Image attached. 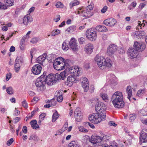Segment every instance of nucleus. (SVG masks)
I'll use <instances>...</instances> for the list:
<instances>
[{"label":"nucleus","mask_w":147,"mask_h":147,"mask_svg":"<svg viewBox=\"0 0 147 147\" xmlns=\"http://www.w3.org/2000/svg\"><path fill=\"white\" fill-rule=\"evenodd\" d=\"M11 74L10 73H9L7 74L6 75V80L7 81H8V80H9V79H10L11 78Z\"/></svg>","instance_id":"052dcab7"},{"label":"nucleus","mask_w":147,"mask_h":147,"mask_svg":"<svg viewBox=\"0 0 147 147\" xmlns=\"http://www.w3.org/2000/svg\"><path fill=\"white\" fill-rule=\"evenodd\" d=\"M6 92L9 94H12L13 93V90L11 87H9L7 88Z\"/></svg>","instance_id":"ea45409f"},{"label":"nucleus","mask_w":147,"mask_h":147,"mask_svg":"<svg viewBox=\"0 0 147 147\" xmlns=\"http://www.w3.org/2000/svg\"><path fill=\"white\" fill-rule=\"evenodd\" d=\"M78 41L80 44H82L84 43L85 42V39L84 38L81 37L78 39Z\"/></svg>","instance_id":"6e6d98bb"},{"label":"nucleus","mask_w":147,"mask_h":147,"mask_svg":"<svg viewBox=\"0 0 147 147\" xmlns=\"http://www.w3.org/2000/svg\"><path fill=\"white\" fill-rule=\"evenodd\" d=\"M59 117V115L57 111L54 113L52 116V121L53 122H55L57 118Z\"/></svg>","instance_id":"f704fd0d"},{"label":"nucleus","mask_w":147,"mask_h":147,"mask_svg":"<svg viewBox=\"0 0 147 147\" xmlns=\"http://www.w3.org/2000/svg\"><path fill=\"white\" fill-rule=\"evenodd\" d=\"M79 129L80 131L83 132H86L88 131L87 129L82 126L79 127Z\"/></svg>","instance_id":"603ef678"},{"label":"nucleus","mask_w":147,"mask_h":147,"mask_svg":"<svg viewBox=\"0 0 147 147\" xmlns=\"http://www.w3.org/2000/svg\"><path fill=\"white\" fill-rule=\"evenodd\" d=\"M69 42V45L73 51H78V47L77 45L76 40L75 38H71Z\"/></svg>","instance_id":"6ab92c4d"},{"label":"nucleus","mask_w":147,"mask_h":147,"mask_svg":"<svg viewBox=\"0 0 147 147\" xmlns=\"http://www.w3.org/2000/svg\"><path fill=\"white\" fill-rule=\"evenodd\" d=\"M68 60L65 61L63 58L60 57L55 60L53 66L54 68L57 70H61L64 69L65 66L68 67Z\"/></svg>","instance_id":"7ed1b4c3"},{"label":"nucleus","mask_w":147,"mask_h":147,"mask_svg":"<svg viewBox=\"0 0 147 147\" xmlns=\"http://www.w3.org/2000/svg\"><path fill=\"white\" fill-rule=\"evenodd\" d=\"M69 147H80L78 142L75 141H72L69 144Z\"/></svg>","instance_id":"2f4dec72"},{"label":"nucleus","mask_w":147,"mask_h":147,"mask_svg":"<svg viewBox=\"0 0 147 147\" xmlns=\"http://www.w3.org/2000/svg\"><path fill=\"white\" fill-rule=\"evenodd\" d=\"M63 99V98L62 95H57V100L59 102H61L62 101Z\"/></svg>","instance_id":"5fc2aeb1"},{"label":"nucleus","mask_w":147,"mask_h":147,"mask_svg":"<svg viewBox=\"0 0 147 147\" xmlns=\"http://www.w3.org/2000/svg\"><path fill=\"white\" fill-rule=\"evenodd\" d=\"M82 85L83 88L84 92H87L89 90V84L87 79L86 78H83L82 79Z\"/></svg>","instance_id":"aec40b11"},{"label":"nucleus","mask_w":147,"mask_h":147,"mask_svg":"<svg viewBox=\"0 0 147 147\" xmlns=\"http://www.w3.org/2000/svg\"><path fill=\"white\" fill-rule=\"evenodd\" d=\"M77 13L80 14L82 16L86 18H89L93 14V12L89 11H88L87 10L82 11V10L81 8H80V10L78 11Z\"/></svg>","instance_id":"4468645a"},{"label":"nucleus","mask_w":147,"mask_h":147,"mask_svg":"<svg viewBox=\"0 0 147 147\" xmlns=\"http://www.w3.org/2000/svg\"><path fill=\"white\" fill-rule=\"evenodd\" d=\"M7 8V7L5 5H4L3 3H2L0 2V9H5Z\"/></svg>","instance_id":"3c124183"},{"label":"nucleus","mask_w":147,"mask_h":147,"mask_svg":"<svg viewBox=\"0 0 147 147\" xmlns=\"http://www.w3.org/2000/svg\"><path fill=\"white\" fill-rule=\"evenodd\" d=\"M30 124L32 128L34 129H37L39 127L38 125L37 124V121L36 120H33L30 122Z\"/></svg>","instance_id":"cd10ccee"},{"label":"nucleus","mask_w":147,"mask_h":147,"mask_svg":"<svg viewBox=\"0 0 147 147\" xmlns=\"http://www.w3.org/2000/svg\"><path fill=\"white\" fill-rule=\"evenodd\" d=\"M74 114L77 115L82 114L81 110L80 108H78L76 109L74 111Z\"/></svg>","instance_id":"a18cd8bd"},{"label":"nucleus","mask_w":147,"mask_h":147,"mask_svg":"<svg viewBox=\"0 0 147 147\" xmlns=\"http://www.w3.org/2000/svg\"><path fill=\"white\" fill-rule=\"evenodd\" d=\"M29 140H33L35 142H37L40 139L37 136L32 134L30 136Z\"/></svg>","instance_id":"c756f323"},{"label":"nucleus","mask_w":147,"mask_h":147,"mask_svg":"<svg viewBox=\"0 0 147 147\" xmlns=\"http://www.w3.org/2000/svg\"><path fill=\"white\" fill-rule=\"evenodd\" d=\"M94 7V6L92 4H90V5L87 6L86 7V10L91 11L93 9Z\"/></svg>","instance_id":"c03bdc74"},{"label":"nucleus","mask_w":147,"mask_h":147,"mask_svg":"<svg viewBox=\"0 0 147 147\" xmlns=\"http://www.w3.org/2000/svg\"><path fill=\"white\" fill-rule=\"evenodd\" d=\"M38 40V39L37 38H32L31 41L30 42L33 44H35L37 43Z\"/></svg>","instance_id":"8fccbe9b"},{"label":"nucleus","mask_w":147,"mask_h":147,"mask_svg":"<svg viewBox=\"0 0 147 147\" xmlns=\"http://www.w3.org/2000/svg\"><path fill=\"white\" fill-rule=\"evenodd\" d=\"M109 147H118L117 143L115 142H113L111 143Z\"/></svg>","instance_id":"69168bd1"},{"label":"nucleus","mask_w":147,"mask_h":147,"mask_svg":"<svg viewBox=\"0 0 147 147\" xmlns=\"http://www.w3.org/2000/svg\"><path fill=\"white\" fill-rule=\"evenodd\" d=\"M95 60L97 62L98 66L101 69H103L107 67H111L113 62L110 59L107 58L105 59L103 57L98 55H96L95 58Z\"/></svg>","instance_id":"f03ea898"},{"label":"nucleus","mask_w":147,"mask_h":147,"mask_svg":"<svg viewBox=\"0 0 147 147\" xmlns=\"http://www.w3.org/2000/svg\"><path fill=\"white\" fill-rule=\"evenodd\" d=\"M45 77L46 78V83L49 86L53 85L58 80V78H56L55 76L52 74H49L47 76L46 74Z\"/></svg>","instance_id":"6e6552de"},{"label":"nucleus","mask_w":147,"mask_h":147,"mask_svg":"<svg viewBox=\"0 0 147 147\" xmlns=\"http://www.w3.org/2000/svg\"><path fill=\"white\" fill-rule=\"evenodd\" d=\"M15 110L14 111L13 115L15 116H17L20 114V111L18 110H17L16 108H15Z\"/></svg>","instance_id":"e2e57ef3"},{"label":"nucleus","mask_w":147,"mask_h":147,"mask_svg":"<svg viewBox=\"0 0 147 147\" xmlns=\"http://www.w3.org/2000/svg\"><path fill=\"white\" fill-rule=\"evenodd\" d=\"M23 60V58L20 56H18L16 59L14 64V69L16 73H18L20 71Z\"/></svg>","instance_id":"f8f14e48"},{"label":"nucleus","mask_w":147,"mask_h":147,"mask_svg":"<svg viewBox=\"0 0 147 147\" xmlns=\"http://www.w3.org/2000/svg\"><path fill=\"white\" fill-rule=\"evenodd\" d=\"M140 144L147 142V129H144L142 130L140 134Z\"/></svg>","instance_id":"ddd939ff"},{"label":"nucleus","mask_w":147,"mask_h":147,"mask_svg":"<svg viewBox=\"0 0 147 147\" xmlns=\"http://www.w3.org/2000/svg\"><path fill=\"white\" fill-rule=\"evenodd\" d=\"M49 102H51V107H53L55 106L57 103V102L53 100H51L50 101H49Z\"/></svg>","instance_id":"13d9d810"},{"label":"nucleus","mask_w":147,"mask_h":147,"mask_svg":"<svg viewBox=\"0 0 147 147\" xmlns=\"http://www.w3.org/2000/svg\"><path fill=\"white\" fill-rule=\"evenodd\" d=\"M5 3L8 6H11L13 4V0H6Z\"/></svg>","instance_id":"a19ab883"},{"label":"nucleus","mask_w":147,"mask_h":147,"mask_svg":"<svg viewBox=\"0 0 147 147\" xmlns=\"http://www.w3.org/2000/svg\"><path fill=\"white\" fill-rule=\"evenodd\" d=\"M146 33L143 31H136L135 32V35L138 38H141L142 36H144Z\"/></svg>","instance_id":"a878e982"},{"label":"nucleus","mask_w":147,"mask_h":147,"mask_svg":"<svg viewBox=\"0 0 147 147\" xmlns=\"http://www.w3.org/2000/svg\"><path fill=\"white\" fill-rule=\"evenodd\" d=\"M107 6H105L101 10V12L103 13H105L107 11Z\"/></svg>","instance_id":"bf43d9fd"},{"label":"nucleus","mask_w":147,"mask_h":147,"mask_svg":"<svg viewBox=\"0 0 147 147\" xmlns=\"http://www.w3.org/2000/svg\"><path fill=\"white\" fill-rule=\"evenodd\" d=\"M143 23L142 24H141V22L140 21H138V23H139V26L140 27V29H142V27H144L145 25L144 23V22H146V21L145 20H143L142 21Z\"/></svg>","instance_id":"864d4df0"},{"label":"nucleus","mask_w":147,"mask_h":147,"mask_svg":"<svg viewBox=\"0 0 147 147\" xmlns=\"http://www.w3.org/2000/svg\"><path fill=\"white\" fill-rule=\"evenodd\" d=\"M100 137L101 140V142H102V141H105L106 142L110 138L109 136L104 134L102 135Z\"/></svg>","instance_id":"473e14b6"},{"label":"nucleus","mask_w":147,"mask_h":147,"mask_svg":"<svg viewBox=\"0 0 147 147\" xmlns=\"http://www.w3.org/2000/svg\"><path fill=\"white\" fill-rule=\"evenodd\" d=\"M126 92L127 94V98L130 101V98L132 95L131 88L130 86H128L127 87Z\"/></svg>","instance_id":"bb28decb"},{"label":"nucleus","mask_w":147,"mask_h":147,"mask_svg":"<svg viewBox=\"0 0 147 147\" xmlns=\"http://www.w3.org/2000/svg\"><path fill=\"white\" fill-rule=\"evenodd\" d=\"M106 108L105 104L102 102H97L96 104L95 109L97 112L99 113L101 112L102 114L103 115V113L106 115L105 110Z\"/></svg>","instance_id":"9b49d317"},{"label":"nucleus","mask_w":147,"mask_h":147,"mask_svg":"<svg viewBox=\"0 0 147 147\" xmlns=\"http://www.w3.org/2000/svg\"><path fill=\"white\" fill-rule=\"evenodd\" d=\"M117 49V46L115 44H112L110 45L107 47V54L109 56H112L115 53Z\"/></svg>","instance_id":"9d476101"},{"label":"nucleus","mask_w":147,"mask_h":147,"mask_svg":"<svg viewBox=\"0 0 147 147\" xmlns=\"http://www.w3.org/2000/svg\"><path fill=\"white\" fill-rule=\"evenodd\" d=\"M68 71L69 74H73L74 76H78L82 73L81 68L76 66L70 67L68 69Z\"/></svg>","instance_id":"0eeeda50"},{"label":"nucleus","mask_w":147,"mask_h":147,"mask_svg":"<svg viewBox=\"0 0 147 147\" xmlns=\"http://www.w3.org/2000/svg\"><path fill=\"white\" fill-rule=\"evenodd\" d=\"M76 27L74 26H72L69 27L67 29L68 32H71L76 30Z\"/></svg>","instance_id":"58836bf2"},{"label":"nucleus","mask_w":147,"mask_h":147,"mask_svg":"<svg viewBox=\"0 0 147 147\" xmlns=\"http://www.w3.org/2000/svg\"><path fill=\"white\" fill-rule=\"evenodd\" d=\"M145 6V4L144 3H141L139 5L138 8L140 10L142 9Z\"/></svg>","instance_id":"774afa93"},{"label":"nucleus","mask_w":147,"mask_h":147,"mask_svg":"<svg viewBox=\"0 0 147 147\" xmlns=\"http://www.w3.org/2000/svg\"><path fill=\"white\" fill-rule=\"evenodd\" d=\"M93 48V46L92 44L88 43L86 45L85 50L87 54H90L92 52Z\"/></svg>","instance_id":"4be33fe9"},{"label":"nucleus","mask_w":147,"mask_h":147,"mask_svg":"<svg viewBox=\"0 0 147 147\" xmlns=\"http://www.w3.org/2000/svg\"><path fill=\"white\" fill-rule=\"evenodd\" d=\"M69 41L67 40H65L63 43L62 48L64 50L66 51L69 49Z\"/></svg>","instance_id":"c85d7f7f"},{"label":"nucleus","mask_w":147,"mask_h":147,"mask_svg":"<svg viewBox=\"0 0 147 147\" xmlns=\"http://www.w3.org/2000/svg\"><path fill=\"white\" fill-rule=\"evenodd\" d=\"M87 38L91 41H95L96 38L97 32L94 28L88 29L86 32Z\"/></svg>","instance_id":"423d86ee"},{"label":"nucleus","mask_w":147,"mask_h":147,"mask_svg":"<svg viewBox=\"0 0 147 147\" xmlns=\"http://www.w3.org/2000/svg\"><path fill=\"white\" fill-rule=\"evenodd\" d=\"M13 142V138H11L7 142V144L8 146H10Z\"/></svg>","instance_id":"680f3d73"},{"label":"nucleus","mask_w":147,"mask_h":147,"mask_svg":"<svg viewBox=\"0 0 147 147\" xmlns=\"http://www.w3.org/2000/svg\"><path fill=\"white\" fill-rule=\"evenodd\" d=\"M129 117L131 122L134 121L136 117V116L134 114H132L129 115Z\"/></svg>","instance_id":"de8ad7c7"},{"label":"nucleus","mask_w":147,"mask_h":147,"mask_svg":"<svg viewBox=\"0 0 147 147\" xmlns=\"http://www.w3.org/2000/svg\"><path fill=\"white\" fill-rule=\"evenodd\" d=\"M101 96L103 100L105 102H107L109 100V97L107 94H101Z\"/></svg>","instance_id":"4c0bfd02"},{"label":"nucleus","mask_w":147,"mask_h":147,"mask_svg":"<svg viewBox=\"0 0 147 147\" xmlns=\"http://www.w3.org/2000/svg\"><path fill=\"white\" fill-rule=\"evenodd\" d=\"M90 142L93 144L94 146L98 147V146H101L100 143L101 140L99 136L92 135L89 139Z\"/></svg>","instance_id":"1a4fd4ad"},{"label":"nucleus","mask_w":147,"mask_h":147,"mask_svg":"<svg viewBox=\"0 0 147 147\" xmlns=\"http://www.w3.org/2000/svg\"><path fill=\"white\" fill-rule=\"evenodd\" d=\"M78 81V80L76 79L75 77L70 76L67 78L66 84L68 86H71L74 83H76Z\"/></svg>","instance_id":"f3484780"},{"label":"nucleus","mask_w":147,"mask_h":147,"mask_svg":"<svg viewBox=\"0 0 147 147\" xmlns=\"http://www.w3.org/2000/svg\"><path fill=\"white\" fill-rule=\"evenodd\" d=\"M106 115L103 113L102 114L101 112L93 113L89 117V120L92 122L94 123H98L100 122L102 120L105 119Z\"/></svg>","instance_id":"20e7f679"},{"label":"nucleus","mask_w":147,"mask_h":147,"mask_svg":"<svg viewBox=\"0 0 147 147\" xmlns=\"http://www.w3.org/2000/svg\"><path fill=\"white\" fill-rule=\"evenodd\" d=\"M134 46L137 50L140 51L143 50L145 48V45L144 43L142 42H136L134 43Z\"/></svg>","instance_id":"a211bd4d"},{"label":"nucleus","mask_w":147,"mask_h":147,"mask_svg":"<svg viewBox=\"0 0 147 147\" xmlns=\"http://www.w3.org/2000/svg\"><path fill=\"white\" fill-rule=\"evenodd\" d=\"M60 33V31L59 30L57 29L53 30L51 33V35L52 36L57 35Z\"/></svg>","instance_id":"c9c22d12"},{"label":"nucleus","mask_w":147,"mask_h":147,"mask_svg":"<svg viewBox=\"0 0 147 147\" xmlns=\"http://www.w3.org/2000/svg\"><path fill=\"white\" fill-rule=\"evenodd\" d=\"M129 55L131 57L134 58L138 55V51L134 48H129L128 51Z\"/></svg>","instance_id":"412c9836"},{"label":"nucleus","mask_w":147,"mask_h":147,"mask_svg":"<svg viewBox=\"0 0 147 147\" xmlns=\"http://www.w3.org/2000/svg\"><path fill=\"white\" fill-rule=\"evenodd\" d=\"M36 52V49L34 48L32 49L30 51V54L31 55V58L32 59L33 58V55H34Z\"/></svg>","instance_id":"49530a36"},{"label":"nucleus","mask_w":147,"mask_h":147,"mask_svg":"<svg viewBox=\"0 0 147 147\" xmlns=\"http://www.w3.org/2000/svg\"><path fill=\"white\" fill-rule=\"evenodd\" d=\"M25 36H23L21 40L20 45V49L22 50H24V40L26 39Z\"/></svg>","instance_id":"7c9ffc66"},{"label":"nucleus","mask_w":147,"mask_h":147,"mask_svg":"<svg viewBox=\"0 0 147 147\" xmlns=\"http://www.w3.org/2000/svg\"><path fill=\"white\" fill-rule=\"evenodd\" d=\"M46 57L47 54L46 53L43 54L42 55L39 56L37 58V62L41 64L46 59Z\"/></svg>","instance_id":"b1692460"},{"label":"nucleus","mask_w":147,"mask_h":147,"mask_svg":"<svg viewBox=\"0 0 147 147\" xmlns=\"http://www.w3.org/2000/svg\"><path fill=\"white\" fill-rule=\"evenodd\" d=\"M111 99L113 104L115 108H121L124 106L125 104L121 92L117 91L114 93L112 96Z\"/></svg>","instance_id":"f257e3e1"},{"label":"nucleus","mask_w":147,"mask_h":147,"mask_svg":"<svg viewBox=\"0 0 147 147\" xmlns=\"http://www.w3.org/2000/svg\"><path fill=\"white\" fill-rule=\"evenodd\" d=\"M79 4V2L77 0L74 1L69 3L70 7L71 9L73 6L77 5Z\"/></svg>","instance_id":"72a5a7b5"},{"label":"nucleus","mask_w":147,"mask_h":147,"mask_svg":"<svg viewBox=\"0 0 147 147\" xmlns=\"http://www.w3.org/2000/svg\"><path fill=\"white\" fill-rule=\"evenodd\" d=\"M75 118L76 121L78 122L80 121L82 119V114H80L77 115L76 114H74Z\"/></svg>","instance_id":"e433bc0d"},{"label":"nucleus","mask_w":147,"mask_h":147,"mask_svg":"<svg viewBox=\"0 0 147 147\" xmlns=\"http://www.w3.org/2000/svg\"><path fill=\"white\" fill-rule=\"evenodd\" d=\"M55 6H56L57 8H62L63 7L64 5L63 3H62L60 2H57L55 5Z\"/></svg>","instance_id":"37998d69"},{"label":"nucleus","mask_w":147,"mask_h":147,"mask_svg":"<svg viewBox=\"0 0 147 147\" xmlns=\"http://www.w3.org/2000/svg\"><path fill=\"white\" fill-rule=\"evenodd\" d=\"M104 24L106 25L112 27L114 26L116 23V20L113 18H110L105 20L104 21Z\"/></svg>","instance_id":"2eb2a0df"},{"label":"nucleus","mask_w":147,"mask_h":147,"mask_svg":"<svg viewBox=\"0 0 147 147\" xmlns=\"http://www.w3.org/2000/svg\"><path fill=\"white\" fill-rule=\"evenodd\" d=\"M60 19V16L59 15H58L56 16V18L54 19V20L56 22H58Z\"/></svg>","instance_id":"0e129e2a"},{"label":"nucleus","mask_w":147,"mask_h":147,"mask_svg":"<svg viewBox=\"0 0 147 147\" xmlns=\"http://www.w3.org/2000/svg\"><path fill=\"white\" fill-rule=\"evenodd\" d=\"M37 111L36 110H34L33 111H32L31 113V115L30 116H29L28 117V118L29 119H31L34 115L35 113Z\"/></svg>","instance_id":"338daca9"},{"label":"nucleus","mask_w":147,"mask_h":147,"mask_svg":"<svg viewBox=\"0 0 147 147\" xmlns=\"http://www.w3.org/2000/svg\"><path fill=\"white\" fill-rule=\"evenodd\" d=\"M66 72L65 71H63L59 75V76L61 77L62 79L63 80H64L66 78Z\"/></svg>","instance_id":"79ce46f5"},{"label":"nucleus","mask_w":147,"mask_h":147,"mask_svg":"<svg viewBox=\"0 0 147 147\" xmlns=\"http://www.w3.org/2000/svg\"><path fill=\"white\" fill-rule=\"evenodd\" d=\"M23 20L24 24L25 25H27L32 21V19L30 16L27 15L24 16Z\"/></svg>","instance_id":"5701e85b"},{"label":"nucleus","mask_w":147,"mask_h":147,"mask_svg":"<svg viewBox=\"0 0 147 147\" xmlns=\"http://www.w3.org/2000/svg\"><path fill=\"white\" fill-rule=\"evenodd\" d=\"M46 73L44 72L43 75L38 78L36 80L35 85L38 87L37 90L38 91H42L44 89L46 84Z\"/></svg>","instance_id":"39448f33"},{"label":"nucleus","mask_w":147,"mask_h":147,"mask_svg":"<svg viewBox=\"0 0 147 147\" xmlns=\"http://www.w3.org/2000/svg\"><path fill=\"white\" fill-rule=\"evenodd\" d=\"M42 69L41 66L39 64L35 65L32 69V72L34 74L37 75L41 73Z\"/></svg>","instance_id":"dca6fc26"},{"label":"nucleus","mask_w":147,"mask_h":147,"mask_svg":"<svg viewBox=\"0 0 147 147\" xmlns=\"http://www.w3.org/2000/svg\"><path fill=\"white\" fill-rule=\"evenodd\" d=\"M96 30L98 32H105L108 31L107 29L105 26L100 25L96 27Z\"/></svg>","instance_id":"393cba45"},{"label":"nucleus","mask_w":147,"mask_h":147,"mask_svg":"<svg viewBox=\"0 0 147 147\" xmlns=\"http://www.w3.org/2000/svg\"><path fill=\"white\" fill-rule=\"evenodd\" d=\"M45 116V114L44 113H42L39 116V119L41 120H44Z\"/></svg>","instance_id":"4d7b16f0"},{"label":"nucleus","mask_w":147,"mask_h":147,"mask_svg":"<svg viewBox=\"0 0 147 147\" xmlns=\"http://www.w3.org/2000/svg\"><path fill=\"white\" fill-rule=\"evenodd\" d=\"M22 106L25 108H28V103L25 99H24V101L22 102Z\"/></svg>","instance_id":"09e8293b"}]
</instances>
